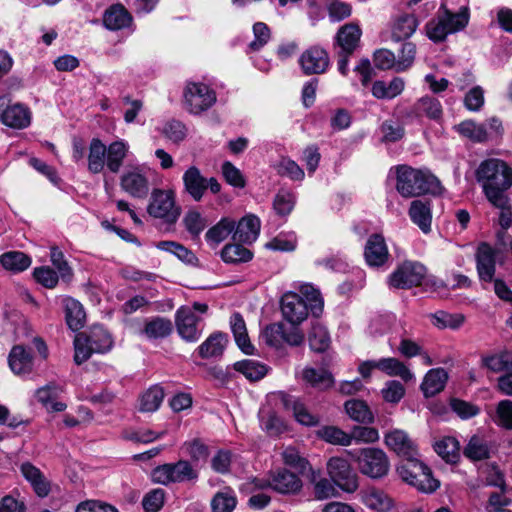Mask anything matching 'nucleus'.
Returning a JSON list of instances; mask_svg holds the SVG:
<instances>
[{"label":"nucleus","mask_w":512,"mask_h":512,"mask_svg":"<svg viewBox=\"0 0 512 512\" xmlns=\"http://www.w3.org/2000/svg\"><path fill=\"white\" fill-rule=\"evenodd\" d=\"M475 177L491 205L501 207L506 203L507 192L512 187V167L507 162L499 158L483 160Z\"/></svg>","instance_id":"1"},{"label":"nucleus","mask_w":512,"mask_h":512,"mask_svg":"<svg viewBox=\"0 0 512 512\" xmlns=\"http://www.w3.org/2000/svg\"><path fill=\"white\" fill-rule=\"evenodd\" d=\"M396 190L404 198H413L440 194L442 187L430 171L400 165L396 168Z\"/></svg>","instance_id":"2"},{"label":"nucleus","mask_w":512,"mask_h":512,"mask_svg":"<svg viewBox=\"0 0 512 512\" xmlns=\"http://www.w3.org/2000/svg\"><path fill=\"white\" fill-rule=\"evenodd\" d=\"M396 472L403 482L423 493H433L440 486L439 481L432 476L430 468L418 456L402 459Z\"/></svg>","instance_id":"3"},{"label":"nucleus","mask_w":512,"mask_h":512,"mask_svg":"<svg viewBox=\"0 0 512 512\" xmlns=\"http://www.w3.org/2000/svg\"><path fill=\"white\" fill-rule=\"evenodd\" d=\"M111 335L101 326H93L89 332L79 333L74 339V361L81 365L94 353H106L111 350Z\"/></svg>","instance_id":"4"},{"label":"nucleus","mask_w":512,"mask_h":512,"mask_svg":"<svg viewBox=\"0 0 512 512\" xmlns=\"http://www.w3.org/2000/svg\"><path fill=\"white\" fill-rule=\"evenodd\" d=\"M184 109L192 115H201L215 105L216 92L202 82L187 81L183 88Z\"/></svg>","instance_id":"5"},{"label":"nucleus","mask_w":512,"mask_h":512,"mask_svg":"<svg viewBox=\"0 0 512 512\" xmlns=\"http://www.w3.org/2000/svg\"><path fill=\"white\" fill-rule=\"evenodd\" d=\"M266 487H271L282 494H294L302 488V481L296 474L283 469L275 473L270 481L253 478L244 482L240 489L245 493H252Z\"/></svg>","instance_id":"6"},{"label":"nucleus","mask_w":512,"mask_h":512,"mask_svg":"<svg viewBox=\"0 0 512 512\" xmlns=\"http://www.w3.org/2000/svg\"><path fill=\"white\" fill-rule=\"evenodd\" d=\"M147 213L165 223L174 224L180 217L181 208L176 204L172 190L156 188L150 194Z\"/></svg>","instance_id":"7"},{"label":"nucleus","mask_w":512,"mask_h":512,"mask_svg":"<svg viewBox=\"0 0 512 512\" xmlns=\"http://www.w3.org/2000/svg\"><path fill=\"white\" fill-rule=\"evenodd\" d=\"M198 478V472L194 469L191 462L179 460L176 463H166L154 468L151 472V480L161 485L171 483H183L195 481Z\"/></svg>","instance_id":"8"},{"label":"nucleus","mask_w":512,"mask_h":512,"mask_svg":"<svg viewBox=\"0 0 512 512\" xmlns=\"http://www.w3.org/2000/svg\"><path fill=\"white\" fill-rule=\"evenodd\" d=\"M359 471L371 478L381 479L390 469V461L387 454L379 448H363L355 457Z\"/></svg>","instance_id":"9"},{"label":"nucleus","mask_w":512,"mask_h":512,"mask_svg":"<svg viewBox=\"0 0 512 512\" xmlns=\"http://www.w3.org/2000/svg\"><path fill=\"white\" fill-rule=\"evenodd\" d=\"M426 276V267L416 261H404L389 276V285L398 289H409L421 285Z\"/></svg>","instance_id":"10"},{"label":"nucleus","mask_w":512,"mask_h":512,"mask_svg":"<svg viewBox=\"0 0 512 512\" xmlns=\"http://www.w3.org/2000/svg\"><path fill=\"white\" fill-rule=\"evenodd\" d=\"M327 472L340 489L353 493L358 489V477L349 462L341 457H332L327 462Z\"/></svg>","instance_id":"11"},{"label":"nucleus","mask_w":512,"mask_h":512,"mask_svg":"<svg viewBox=\"0 0 512 512\" xmlns=\"http://www.w3.org/2000/svg\"><path fill=\"white\" fill-rule=\"evenodd\" d=\"M299 65L305 75H319L326 72L330 65L328 52L319 45L305 49L299 57Z\"/></svg>","instance_id":"12"},{"label":"nucleus","mask_w":512,"mask_h":512,"mask_svg":"<svg viewBox=\"0 0 512 512\" xmlns=\"http://www.w3.org/2000/svg\"><path fill=\"white\" fill-rule=\"evenodd\" d=\"M120 186L123 191L134 198L143 199L149 193V180L140 166L125 171L120 178Z\"/></svg>","instance_id":"13"},{"label":"nucleus","mask_w":512,"mask_h":512,"mask_svg":"<svg viewBox=\"0 0 512 512\" xmlns=\"http://www.w3.org/2000/svg\"><path fill=\"white\" fill-rule=\"evenodd\" d=\"M281 312L291 325H299L308 316L307 303L297 293H285L281 298Z\"/></svg>","instance_id":"14"},{"label":"nucleus","mask_w":512,"mask_h":512,"mask_svg":"<svg viewBox=\"0 0 512 512\" xmlns=\"http://www.w3.org/2000/svg\"><path fill=\"white\" fill-rule=\"evenodd\" d=\"M385 445L403 459L418 456V447L408 433L401 429H393L384 435Z\"/></svg>","instance_id":"15"},{"label":"nucleus","mask_w":512,"mask_h":512,"mask_svg":"<svg viewBox=\"0 0 512 512\" xmlns=\"http://www.w3.org/2000/svg\"><path fill=\"white\" fill-rule=\"evenodd\" d=\"M364 258L370 267H381L385 265L389 258L390 253L382 234H371L364 247Z\"/></svg>","instance_id":"16"},{"label":"nucleus","mask_w":512,"mask_h":512,"mask_svg":"<svg viewBox=\"0 0 512 512\" xmlns=\"http://www.w3.org/2000/svg\"><path fill=\"white\" fill-rule=\"evenodd\" d=\"M176 327L179 335L186 341L194 342L200 337L197 324L200 318L189 306H182L176 312Z\"/></svg>","instance_id":"17"},{"label":"nucleus","mask_w":512,"mask_h":512,"mask_svg":"<svg viewBox=\"0 0 512 512\" xmlns=\"http://www.w3.org/2000/svg\"><path fill=\"white\" fill-rule=\"evenodd\" d=\"M279 395L284 408L292 411L295 420L299 424L311 427L319 423V417L311 413L298 399L284 392H281Z\"/></svg>","instance_id":"18"},{"label":"nucleus","mask_w":512,"mask_h":512,"mask_svg":"<svg viewBox=\"0 0 512 512\" xmlns=\"http://www.w3.org/2000/svg\"><path fill=\"white\" fill-rule=\"evenodd\" d=\"M260 227V219L253 214H248L237 225L235 224L233 239L238 242L251 244L258 238Z\"/></svg>","instance_id":"19"},{"label":"nucleus","mask_w":512,"mask_h":512,"mask_svg":"<svg viewBox=\"0 0 512 512\" xmlns=\"http://www.w3.org/2000/svg\"><path fill=\"white\" fill-rule=\"evenodd\" d=\"M477 271L480 280L491 282L495 273V251L487 243L479 245L476 253Z\"/></svg>","instance_id":"20"},{"label":"nucleus","mask_w":512,"mask_h":512,"mask_svg":"<svg viewBox=\"0 0 512 512\" xmlns=\"http://www.w3.org/2000/svg\"><path fill=\"white\" fill-rule=\"evenodd\" d=\"M183 182L186 192L195 200L200 201L208 189L207 179L202 176L196 166L189 167L184 175Z\"/></svg>","instance_id":"21"},{"label":"nucleus","mask_w":512,"mask_h":512,"mask_svg":"<svg viewBox=\"0 0 512 512\" xmlns=\"http://www.w3.org/2000/svg\"><path fill=\"white\" fill-rule=\"evenodd\" d=\"M418 25L419 21L413 14L397 15L391 24V37L395 41L408 39L415 33Z\"/></svg>","instance_id":"22"},{"label":"nucleus","mask_w":512,"mask_h":512,"mask_svg":"<svg viewBox=\"0 0 512 512\" xmlns=\"http://www.w3.org/2000/svg\"><path fill=\"white\" fill-rule=\"evenodd\" d=\"M1 121L4 125L8 127L15 129H23L30 125L31 112L27 107L21 104H14L8 106L2 112Z\"/></svg>","instance_id":"23"},{"label":"nucleus","mask_w":512,"mask_h":512,"mask_svg":"<svg viewBox=\"0 0 512 512\" xmlns=\"http://www.w3.org/2000/svg\"><path fill=\"white\" fill-rule=\"evenodd\" d=\"M301 377L306 385L319 391L328 390L335 383L331 372L324 368L316 369L312 367H306L303 369Z\"/></svg>","instance_id":"24"},{"label":"nucleus","mask_w":512,"mask_h":512,"mask_svg":"<svg viewBox=\"0 0 512 512\" xmlns=\"http://www.w3.org/2000/svg\"><path fill=\"white\" fill-rule=\"evenodd\" d=\"M363 504L376 512H389L394 507V500L383 490L370 488L362 492Z\"/></svg>","instance_id":"25"},{"label":"nucleus","mask_w":512,"mask_h":512,"mask_svg":"<svg viewBox=\"0 0 512 512\" xmlns=\"http://www.w3.org/2000/svg\"><path fill=\"white\" fill-rule=\"evenodd\" d=\"M408 213L412 222L416 224L423 233L427 234L431 231L432 212L429 201H412Z\"/></svg>","instance_id":"26"},{"label":"nucleus","mask_w":512,"mask_h":512,"mask_svg":"<svg viewBox=\"0 0 512 512\" xmlns=\"http://www.w3.org/2000/svg\"><path fill=\"white\" fill-rule=\"evenodd\" d=\"M362 31L357 24L348 23L343 25L337 32L336 41L340 51L353 53L358 47Z\"/></svg>","instance_id":"27"},{"label":"nucleus","mask_w":512,"mask_h":512,"mask_svg":"<svg viewBox=\"0 0 512 512\" xmlns=\"http://www.w3.org/2000/svg\"><path fill=\"white\" fill-rule=\"evenodd\" d=\"M405 89V81L400 77H394L389 83L382 80L373 82L372 95L381 100H391L399 96Z\"/></svg>","instance_id":"28"},{"label":"nucleus","mask_w":512,"mask_h":512,"mask_svg":"<svg viewBox=\"0 0 512 512\" xmlns=\"http://www.w3.org/2000/svg\"><path fill=\"white\" fill-rule=\"evenodd\" d=\"M129 153V145L117 140L106 146V167L112 173H118Z\"/></svg>","instance_id":"29"},{"label":"nucleus","mask_w":512,"mask_h":512,"mask_svg":"<svg viewBox=\"0 0 512 512\" xmlns=\"http://www.w3.org/2000/svg\"><path fill=\"white\" fill-rule=\"evenodd\" d=\"M439 13L445 22V26L449 34L463 30L469 23L470 14L469 9L466 6L461 7L459 12L452 13L447 9L445 4L442 3Z\"/></svg>","instance_id":"30"},{"label":"nucleus","mask_w":512,"mask_h":512,"mask_svg":"<svg viewBox=\"0 0 512 512\" xmlns=\"http://www.w3.org/2000/svg\"><path fill=\"white\" fill-rule=\"evenodd\" d=\"M439 13L445 22V26L449 34L463 30L469 23L470 14L469 9L466 6L461 7L459 12L452 13L447 9L445 4L442 3Z\"/></svg>","instance_id":"31"},{"label":"nucleus","mask_w":512,"mask_h":512,"mask_svg":"<svg viewBox=\"0 0 512 512\" xmlns=\"http://www.w3.org/2000/svg\"><path fill=\"white\" fill-rule=\"evenodd\" d=\"M106 166V145L99 139L90 141L87 155V168L93 174L101 173Z\"/></svg>","instance_id":"32"},{"label":"nucleus","mask_w":512,"mask_h":512,"mask_svg":"<svg viewBox=\"0 0 512 512\" xmlns=\"http://www.w3.org/2000/svg\"><path fill=\"white\" fill-rule=\"evenodd\" d=\"M8 363L10 369L17 375L28 374L33 368L31 354L21 345L12 348L8 357Z\"/></svg>","instance_id":"33"},{"label":"nucleus","mask_w":512,"mask_h":512,"mask_svg":"<svg viewBox=\"0 0 512 512\" xmlns=\"http://www.w3.org/2000/svg\"><path fill=\"white\" fill-rule=\"evenodd\" d=\"M412 113L416 117L425 116L431 120L439 121L442 118L443 109L438 99L431 96H424L415 102Z\"/></svg>","instance_id":"34"},{"label":"nucleus","mask_w":512,"mask_h":512,"mask_svg":"<svg viewBox=\"0 0 512 512\" xmlns=\"http://www.w3.org/2000/svg\"><path fill=\"white\" fill-rule=\"evenodd\" d=\"M448 379V374L443 368L431 369L425 375L421 384V390L425 397H432L441 392Z\"/></svg>","instance_id":"35"},{"label":"nucleus","mask_w":512,"mask_h":512,"mask_svg":"<svg viewBox=\"0 0 512 512\" xmlns=\"http://www.w3.org/2000/svg\"><path fill=\"white\" fill-rule=\"evenodd\" d=\"M173 331L171 320L164 317H153L144 324L142 334L150 339H163L168 337Z\"/></svg>","instance_id":"36"},{"label":"nucleus","mask_w":512,"mask_h":512,"mask_svg":"<svg viewBox=\"0 0 512 512\" xmlns=\"http://www.w3.org/2000/svg\"><path fill=\"white\" fill-rule=\"evenodd\" d=\"M230 326L238 347L246 354H252L254 347L250 342L246 323L240 313L232 314Z\"/></svg>","instance_id":"37"},{"label":"nucleus","mask_w":512,"mask_h":512,"mask_svg":"<svg viewBox=\"0 0 512 512\" xmlns=\"http://www.w3.org/2000/svg\"><path fill=\"white\" fill-rule=\"evenodd\" d=\"M63 305L68 327L73 331L80 330L85 321V312L82 304L71 297H66L63 299Z\"/></svg>","instance_id":"38"},{"label":"nucleus","mask_w":512,"mask_h":512,"mask_svg":"<svg viewBox=\"0 0 512 512\" xmlns=\"http://www.w3.org/2000/svg\"><path fill=\"white\" fill-rule=\"evenodd\" d=\"M235 221L230 218H222L216 225L211 227L205 234V239L212 248H216L229 235L234 233Z\"/></svg>","instance_id":"39"},{"label":"nucleus","mask_w":512,"mask_h":512,"mask_svg":"<svg viewBox=\"0 0 512 512\" xmlns=\"http://www.w3.org/2000/svg\"><path fill=\"white\" fill-rule=\"evenodd\" d=\"M227 342L226 334L220 332L211 334L198 348L200 357L212 358L221 356Z\"/></svg>","instance_id":"40"},{"label":"nucleus","mask_w":512,"mask_h":512,"mask_svg":"<svg viewBox=\"0 0 512 512\" xmlns=\"http://www.w3.org/2000/svg\"><path fill=\"white\" fill-rule=\"evenodd\" d=\"M21 472L26 480L31 483L38 496L45 497L48 495L50 485L37 467L30 463H23L21 465Z\"/></svg>","instance_id":"41"},{"label":"nucleus","mask_w":512,"mask_h":512,"mask_svg":"<svg viewBox=\"0 0 512 512\" xmlns=\"http://www.w3.org/2000/svg\"><path fill=\"white\" fill-rule=\"evenodd\" d=\"M377 369L381 370L388 376H398L405 382L411 381L414 378V375L409 368L399 359L394 357L378 360Z\"/></svg>","instance_id":"42"},{"label":"nucleus","mask_w":512,"mask_h":512,"mask_svg":"<svg viewBox=\"0 0 512 512\" xmlns=\"http://www.w3.org/2000/svg\"><path fill=\"white\" fill-rule=\"evenodd\" d=\"M434 450L447 463H456L460 458V443L451 436L438 440L434 444Z\"/></svg>","instance_id":"43"},{"label":"nucleus","mask_w":512,"mask_h":512,"mask_svg":"<svg viewBox=\"0 0 512 512\" xmlns=\"http://www.w3.org/2000/svg\"><path fill=\"white\" fill-rule=\"evenodd\" d=\"M463 454L473 461L484 460L490 456V447L484 436L476 434L469 439Z\"/></svg>","instance_id":"44"},{"label":"nucleus","mask_w":512,"mask_h":512,"mask_svg":"<svg viewBox=\"0 0 512 512\" xmlns=\"http://www.w3.org/2000/svg\"><path fill=\"white\" fill-rule=\"evenodd\" d=\"M454 128L461 136L473 142H485L490 136L484 124H478L473 120H465Z\"/></svg>","instance_id":"45"},{"label":"nucleus","mask_w":512,"mask_h":512,"mask_svg":"<svg viewBox=\"0 0 512 512\" xmlns=\"http://www.w3.org/2000/svg\"><path fill=\"white\" fill-rule=\"evenodd\" d=\"M131 17L122 5L110 7L104 14V25L110 30H120L129 25Z\"/></svg>","instance_id":"46"},{"label":"nucleus","mask_w":512,"mask_h":512,"mask_svg":"<svg viewBox=\"0 0 512 512\" xmlns=\"http://www.w3.org/2000/svg\"><path fill=\"white\" fill-rule=\"evenodd\" d=\"M0 263L4 269L18 273L31 265V258L20 251H9L0 256Z\"/></svg>","instance_id":"47"},{"label":"nucleus","mask_w":512,"mask_h":512,"mask_svg":"<svg viewBox=\"0 0 512 512\" xmlns=\"http://www.w3.org/2000/svg\"><path fill=\"white\" fill-rule=\"evenodd\" d=\"M344 408L347 415L356 422L371 423L373 421V414L370 408L362 400H348L345 402Z\"/></svg>","instance_id":"48"},{"label":"nucleus","mask_w":512,"mask_h":512,"mask_svg":"<svg viewBox=\"0 0 512 512\" xmlns=\"http://www.w3.org/2000/svg\"><path fill=\"white\" fill-rule=\"evenodd\" d=\"M316 434L318 438L329 444L341 446L351 445V437H349V434L337 426H323L317 430Z\"/></svg>","instance_id":"49"},{"label":"nucleus","mask_w":512,"mask_h":512,"mask_svg":"<svg viewBox=\"0 0 512 512\" xmlns=\"http://www.w3.org/2000/svg\"><path fill=\"white\" fill-rule=\"evenodd\" d=\"M234 369L251 381H258L267 374V367L254 360L236 362Z\"/></svg>","instance_id":"50"},{"label":"nucleus","mask_w":512,"mask_h":512,"mask_svg":"<svg viewBox=\"0 0 512 512\" xmlns=\"http://www.w3.org/2000/svg\"><path fill=\"white\" fill-rule=\"evenodd\" d=\"M252 252L240 244H227L221 251V258L226 263H241L252 259Z\"/></svg>","instance_id":"51"},{"label":"nucleus","mask_w":512,"mask_h":512,"mask_svg":"<svg viewBox=\"0 0 512 512\" xmlns=\"http://www.w3.org/2000/svg\"><path fill=\"white\" fill-rule=\"evenodd\" d=\"M181 449L193 463L205 462L210 454L208 446L198 438L184 442Z\"/></svg>","instance_id":"52"},{"label":"nucleus","mask_w":512,"mask_h":512,"mask_svg":"<svg viewBox=\"0 0 512 512\" xmlns=\"http://www.w3.org/2000/svg\"><path fill=\"white\" fill-rule=\"evenodd\" d=\"M164 398V391L160 386L150 387L142 396L140 400V410L143 412L156 411Z\"/></svg>","instance_id":"53"},{"label":"nucleus","mask_w":512,"mask_h":512,"mask_svg":"<svg viewBox=\"0 0 512 512\" xmlns=\"http://www.w3.org/2000/svg\"><path fill=\"white\" fill-rule=\"evenodd\" d=\"M309 345L315 352H324L330 344V337L327 329L320 325L314 324L308 336Z\"/></svg>","instance_id":"54"},{"label":"nucleus","mask_w":512,"mask_h":512,"mask_svg":"<svg viewBox=\"0 0 512 512\" xmlns=\"http://www.w3.org/2000/svg\"><path fill=\"white\" fill-rule=\"evenodd\" d=\"M156 247L162 251L174 254L178 259L185 263L193 264L197 260L195 254L191 250L174 241H160L156 244Z\"/></svg>","instance_id":"55"},{"label":"nucleus","mask_w":512,"mask_h":512,"mask_svg":"<svg viewBox=\"0 0 512 512\" xmlns=\"http://www.w3.org/2000/svg\"><path fill=\"white\" fill-rule=\"evenodd\" d=\"M484 365L491 371L499 373H506L512 369V353L502 352L494 354L483 359Z\"/></svg>","instance_id":"56"},{"label":"nucleus","mask_w":512,"mask_h":512,"mask_svg":"<svg viewBox=\"0 0 512 512\" xmlns=\"http://www.w3.org/2000/svg\"><path fill=\"white\" fill-rule=\"evenodd\" d=\"M296 198L294 194L288 190H279L275 195L273 207L279 216H287L294 208Z\"/></svg>","instance_id":"57"},{"label":"nucleus","mask_w":512,"mask_h":512,"mask_svg":"<svg viewBox=\"0 0 512 512\" xmlns=\"http://www.w3.org/2000/svg\"><path fill=\"white\" fill-rule=\"evenodd\" d=\"M236 503V497L230 490L218 492L211 500L212 512H232Z\"/></svg>","instance_id":"58"},{"label":"nucleus","mask_w":512,"mask_h":512,"mask_svg":"<svg viewBox=\"0 0 512 512\" xmlns=\"http://www.w3.org/2000/svg\"><path fill=\"white\" fill-rule=\"evenodd\" d=\"M266 247L273 251L291 252L297 247L296 234L291 232L288 234H279L266 244Z\"/></svg>","instance_id":"59"},{"label":"nucleus","mask_w":512,"mask_h":512,"mask_svg":"<svg viewBox=\"0 0 512 512\" xmlns=\"http://www.w3.org/2000/svg\"><path fill=\"white\" fill-rule=\"evenodd\" d=\"M493 421L500 427L505 429H512V401L505 399L501 400L495 411Z\"/></svg>","instance_id":"60"},{"label":"nucleus","mask_w":512,"mask_h":512,"mask_svg":"<svg viewBox=\"0 0 512 512\" xmlns=\"http://www.w3.org/2000/svg\"><path fill=\"white\" fill-rule=\"evenodd\" d=\"M425 29L426 35L433 42H442L449 35L440 13L426 24Z\"/></svg>","instance_id":"61"},{"label":"nucleus","mask_w":512,"mask_h":512,"mask_svg":"<svg viewBox=\"0 0 512 512\" xmlns=\"http://www.w3.org/2000/svg\"><path fill=\"white\" fill-rule=\"evenodd\" d=\"M254 40L250 42L249 49L251 51H259L264 47L271 38V31L264 22H256L253 25Z\"/></svg>","instance_id":"62"},{"label":"nucleus","mask_w":512,"mask_h":512,"mask_svg":"<svg viewBox=\"0 0 512 512\" xmlns=\"http://www.w3.org/2000/svg\"><path fill=\"white\" fill-rule=\"evenodd\" d=\"M433 320V324L438 328L457 329L464 323V316L438 311L433 315Z\"/></svg>","instance_id":"63"},{"label":"nucleus","mask_w":512,"mask_h":512,"mask_svg":"<svg viewBox=\"0 0 512 512\" xmlns=\"http://www.w3.org/2000/svg\"><path fill=\"white\" fill-rule=\"evenodd\" d=\"M164 499L165 491L161 488H156L144 496L142 506L145 512H158L164 504Z\"/></svg>","instance_id":"64"}]
</instances>
